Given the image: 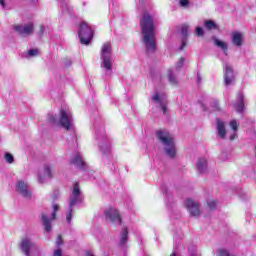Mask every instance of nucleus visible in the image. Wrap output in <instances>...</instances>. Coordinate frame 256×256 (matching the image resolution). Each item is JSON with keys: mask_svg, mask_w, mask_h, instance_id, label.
<instances>
[{"mask_svg": "<svg viewBox=\"0 0 256 256\" xmlns=\"http://www.w3.org/2000/svg\"><path fill=\"white\" fill-rule=\"evenodd\" d=\"M204 111H207V108H206V107H204Z\"/></svg>", "mask_w": 256, "mask_h": 256, "instance_id": "52", "label": "nucleus"}, {"mask_svg": "<svg viewBox=\"0 0 256 256\" xmlns=\"http://www.w3.org/2000/svg\"><path fill=\"white\" fill-rule=\"evenodd\" d=\"M232 43L235 47H241L243 45V33L241 32H232Z\"/></svg>", "mask_w": 256, "mask_h": 256, "instance_id": "21", "label": "nucleus"}, {"mask_svg": "<svg viewBox=\"0 0 256 256\" xmlns=\"http://www.w3.org/2000/svg\"><path fill=\"white\" fill-rule=\"evenodd\" d=\"M128 239H129V230H127V228H123L120 241H119V247H125V245H127Z\"/></svg>", "mask_w": 256, "mask_h": 256, "instance_id": "24", "label": "nucleus"}, {"mask_svg": "<svg viewBox=\"0 0 256 256\" xmlns=\"http://www.w3.org/2000/svg\"><path fill=\"white\" fill-rule=\"evenodd\" d=\"M219 159L221 161H227L229 159V153L227 152H222L221 155L219 156Z\"/></svg>", "mask_w": 256, "mask_h": 256, "instance_id": "36", "label": "nucleus"}, {"mask_svg": "<svg viewBox=\"0 0 256 256\" xmlns=\"http://www.w3.org/2000/svg\"><path fill=\"white\" fill-rule=\"evenodd\" d=\"M53 177V173L51 172V167L49 165H44V172L38 176L39 183H45L47 179H51Z\"/></svg>", "mask_w": 256, "mask_h": 256, "instance_id": "18", "label": "nucleus"}, {"mask_svg": "<svg viewBox=\"0 0 256 256\" xmlns=\"http://www.w3.org/2000/svg\"><path fill=\"white\" fill-rule=\"evenodd\" d=\"M168 79H169V82L172 85H177V78L175 77V75H173V71L172 70L168 71Z\"/></svg>", "mask_w": 256, "mask_h": 256, "instance_id": "28", "label": "nucleus"}, {"mask_svg": "<svg viewBox=\"0 0 256 256\" xmlns=\"http://www.w3.org/2000/svg\"><path fill=\"white\" fill-rule=\"evenodd\" d=\"M209 209H215L217 207V201L212 200L208 202Z\"/></svg>", "mask_w": 256, "mask_h": 256, "instance_id": "37", "label": "nucleus"}, {"mask_svg": "<svg viewBox=\"0 0 256 256\" xmlns=\"http://www.w3.org/2000/svg\"><path fill=\"white\" fill-rule=\"evenodd\" d=\"M4 158H5L7 163H13L15 161V159L13 158L11 153H9V152L5 153Z\"/></svg>", "mask_w": 256, "mask_h": 256, "instance_id": "29", "label": "nucleus"}, {"mask_svg": "<svg viewBox=\"0 0 256 256\" xmlns=\"http://www.w3.org/2000/svg\"><path fill=\"white\" fill-rule=\"evenodd\" d=\"M104 215L106 219L115 223L116 225H121V216L119 215V211L114 208H109L105 210Z\"/></svg>", "mask_w": 256, "mask_h": 256, "instance_id": "15", "label": "nucleus"}, {"mask_svg": "<svg viewBox=\"0 0 256 256\" xmlns=\"http://www.w3.org/2000/svg\"><path fill=\"white\" fill-rule=\"evenodd\" d=\"M213 41H214V45H216V47H219V49H222L224 55H228V49L229 47L227 46L226 42H223L219 39H217L215 36L212 37Z\"/></svg>", "mask_w": 256, "mask_h": 256, "instance_id": "23", "label": "nucleus"}, {"mask_svg": "<svg viewBox=\"0 0 256 256\" xmlns=\"http://www.w3.org/2000/svg\"><path fill=\"white\" fill-rule=\"evenodd\" d=\"M156 137L164 147V153L170 159H175L177 155V147L175 146V140L169 131L167 130H158L156 132Z\"/></svg>", "mask_w": 256, "mask_h": 256, "instance_id": "3", "label": "nucleus"}, {"mask_svg": "<svg viewBox=\"0 0 256 256\" xmlns=\"http://www.w3.org/2000/svg\"><path fill=\"white\" fill-rule=\"evenodd\" d=\"M185 207L188 209L192 217H199V215H201V209H200L201 206L199 202L191 198H188L185 201Z\"/></svg>", "mask_w": 256, "mask_h": 256, "instance_id": "10", "label": "nucleus"}, {"mask_svg": "<svg viewBox=\"0 0 256 256\" xmlns=\"http://www.w3.org/2000/svg\"><path fill=\"white\" fill-rule=\"evenodd\" d=\"M230 127H231V129H233L234 133L237 132V129H239V126L237 125V121L236 120H232L230 122Z\"/></svg>", "mask_w": 256, "mask_h": 256, "instance_id": "33", "label": "nucleus"}, {"mask_svg": "<svg viewBox=\"0 0 256 256\" xmlns=\"http://www.w3.org/2000/svg\"><path fill=\"white\" fill-rule=\"evenodd\" d=\"M185 63V58H180L179 61L176 64V70L179 71V69L183 68V65Z\"/></svg>", "mask_w": 256, "mask_h": 256, "instance_id": "30", "label": "nucleus"}, {"mask_svg": "<svg viewBox=\"0 0 256 256\" xmlns=\"http://www.w3.org/2000/svg\"><path fill=\"white\" fill-rule=\"evenodd\" d=\"M0 5L2 9H5V0H0Z\"/></svg>", "mask_w": 256, "mask_h": 256, "instance_id": "45", "label": "nucleus"}, {"mask_svg": "<svg viewBox=\"0 0 256 256\" xmlns=\"http://www.w3.org/2000/svg\"><path fill=\"white\" fill-rule=\"evenodd\" d=\"M90 256H93V255H90Z\"/></svg>", "mask_w": 256, "mask_h": 256, "instance_id": "53", "label": "nucleus"}, {"mask_svg": "<svg viewBox=\"0 0 256 256\" xmlns=\"http://www.w3.org/2000/svg\"><path fill=\"white\" fill-rule=\"evenodd\" d=\"M170 256H177V254L175 252H173Z\"/></svg>", "mask_w": 256, "mask_h": 256, "instance_id": "50", "label": "nucleus"}, {"mask_svg": "<svg viewBox=\"0 0 256 256\" xmlns=\"http://www.w3.org/2000/svg\"><path fill=\"white\" fill-rule=\"evenodd\" d=\"M95 129V139L98 141V147L103 154L102 160L104 163H108L113 159L111 156V140L107 138V134H105V128H103V123L99 121H95L94 123Z\"/></svg>", "mask_w": 256, "mask_h": 256, "instance_id": "2", "label": "nucleus"}, {"mask_svg": "<svg viewBox=\"0 0 256 256\" xmlns=\"http://www.w3.org/2000/svg\"><path fill=\"white\" fill-rule=\"evenodd\" d=\"M138 1H139L138 7H143V5H145V2L143 0H138Z\"/></svg>", "mask_w": 256, "mask_h": 256, "instance_id": "46", "label": "nucleus"}, {"mask_svg": "<svg viewBox=\"0 0 256 256\" xmlns=\"http://www.w3.org/2000/svg\"><path fill=\"white\" fill-rule=\"evenodd\" d=\"M43 33H45V26H40V32H39L40 37H42Z\"/></svg>", "mask_w": 256, "mask_h": 256, "instance_id": "43", "label": "nucleus"}, {"mask_svg": "<svg viewBox=\"0 0 256 256\" xmlns=\"http://www.w3.org/2000/svg\"><path fill=\"white\" fill-rule=\"evenodd\" d=\"M234 109L237 113H243L245 111V97L242 91H239L237 94V103L234 104Z\"/></svg>", "mask_w": 256, "mask_h": 256, "instance_id": "17", "label": "nucleus"}, {"mask_svg": "<svg viewBox=\"0 0 256 256\" xmlns=\"http://www.w3.org/2000/svg\"><path fill=\"white\" fill-rule=\"evenodd\" d=\"M235 137H237V134H236V133L232 134V135L230 136V141H233V140L235 139Z\"/></svg>", "mask_w": 256, "mask_h": 256, "instance_id": "47", "label": "nucleus"}, {"mask_svg": "<svg viewBox=\"0 0 256 256\" xmlns=\"http://www.w3.org/2000/svg\"><path fill=\"white\" fill-rule=\"evenodd\" d=\"M33 24L29 23L26 25H17L15 26V31L19 33L22 37H27V35H31L33 33Z\"/></svg>", "mask_w": 256, "mask_h": 256, "instance_id": "16", "label": "nucleus"}, {"mask_svg": "<svg viewBox=\"0 0 256 256\" xmlns=\"http://www.w3.org/2000/svg\"><path fill=\"white\" fill-rule=\"evenodd\" d=\"M29 57H37L39 55V50L38 49H30L28 51Z\"/></svg>", "mask_w": 256, "mask_h": 256, "instance_id": "32", "label": "nucleus"}, {"mask_svg": "<svg viewBox=\"0 0 256 256\" xmlns=\"http://www.w3.org/2000/svg\"><path fill=\"white\" fill-rule=\"evenodd\" d=\"M56 245L57 247H61V245H63V238H61V236L57 237Z\"/></svg>", "mask_w": 256, "mask_h": 256, "instance_id": "40", "label": "nucleus"}, {"mask_svg": "<svg viewBox=\"0 0 256 256\" xmlns=\"http://www.w3.org/2000/svg\"><path fill=\"white\" fill-rule=\"evenodd\" d=\"M58 211H59L58 204H53V212H52L51 219L49 218V216H47L46 213H42L41 219H42L44 229L47 233H49L51 231V229H52L51 221H55L57 219Z\"/></svg>", "mask_w": 256, "mask_h": 256, "instance_id": "9", "label": "nucleus"}, {"mask_svg": "<svg viewBox=\"0 0 256 256\" xmlns=\"http://www.w3.org/2000/svg\"><path fill=\"white\" fill-rule=\"evenodd\" d=\"M57 1L62 4L61 7L63 13H67L71 18L75 17V9L72 6H69V4H67V0Z\"/></svg>", "mask_w": 256, "mask_h": 256, "instance_id": "20", "label": "nucleus"}, {"mask_svg": "<svg viewBox=\"0 0 256 256\" xmlns=\"http://www.w3.org/2000/svg\"><path fill=\"white\" fill-rule=\"evenodd\" d=\"M93 173H95L93 170L89 171V175H93Z\"/></svg>", "mask_w": 256, "mask_h": 256, "instance_id": "49", "label": "nucleus"}, {"mask_svg": "<svg viewBox=\"0 0 256 256\" xmlns=\"http://www.w3.org/2000/svg\"><path fill=\"white\" fill-rule=\"evenodd\" d=\"M140 27L143 34V43L147 55L157 51V41L155 40V16L149 12H144L140 18Z\"/></svg>", "mask_w": 256, "mask_h": 256, "instance_id": "1", "label": "nucleus"}, {"mask_svg": "<svg viewBox=\"0 0 256 256\" xmlns=\"http://www.w3.org/2000/svg\"><path fill=\"white\" fill-rule=\"evenodd\" d=\"M69 65H71V62H69V63L67 64V67H69Z\"/></svg>", "mask_w": 256, "mask_h": 256, "instance_id": "51", "label": "nucleus"}, {"mask_svg": "<svg viewBox=\"0 0 256 256\" xmlns=\"http://www.w3.org/2000/svg\"><path fill=\"white\" fill-rule=\"evenodd\" d=\"M216 129L218 136L220 139H225L227 135V130L225 129V122L221 121V119H216Z\"/></svg>", "mask_w": 256, "mask_h": 256, "instance_id": "19", "label": "nucleus"}, {"mask_svg": "<svg viewBox=\"0 0 256 256\" xmlns=\"http://www.w3.org/2000/svg\"><path fill=\"white\" fill-rule=\"evenodd\" d=\"M212 107L214 109V111H221V109L219 108V102L218 101H214L212 104Z\"/></svg>", "mask_w": 256, "mask_h": 256, "instance_id": "38", "label": "nucleus"}, {"mask_svg": "<svg viewBox=\"0 0 256 256\" xmlns=\"http://www.w3.org/2000/svg\"><path fill=\"white\" fill-rule=\"evenodd\" d=\"M199 173H205L207 171V160L205 158H200L196 164Z\"/></svg>", "mask_w": 256, "mask_h": 256, "instance_id": "26", "label": "nucleus"}, {"mask_svg": "<svg viewBox=\"0 0 256 256\" xmlns=\"http://www.w3.org/2000/svg\"><path fill=\"white\" fill-rule=\"evenodd\" d=\"M203 78L201 77V74L198 72L197 73V83H202Z\"/></svg>", "mask_w": 256, "mask_h": 256, "instance_id": "42", "label": "nucleus"}, {"mask_svg": "<svg viewBox=\"0 0 256 256\" xmlns=\"http://www.w3.org/2000/svg\"><path fill=\"white\" fill-rule=\"evenodd\" d=\"M53 256H63V250L61 248L54 250Z\"/></svg>", "mask_w": 256, "mask_h": 256, "instance_id": "39", "label": "nucleus"}, {"mask_svg": "<svg viewBox=\"0 0 256 256\" xmlns=\"http://www.w3.org/2000/svg\"><path fill=\"white\" fill-rule=\"evenodd\" d=\"M16 191L24 199H31L33 192L29 189V185L23 180H19L16 184Z\"/></svg>", "mask_w": 256, "mask_h": 256, "instance_id": "11", "label": "nucleus"}, {"mask_svg": "<svg viewBox=\"0 0 256 256\" xmlns=\"http://www.w3.org/2000/svg\"><path fill=\"white\" fill-rule=\"evenodd\" d=\"M57 199H59V192H54L53 201H57Z\"/></svg>", "mask_w": 256, "mask_h": 256, "instance_id": "44", "label": "nucleus"}, {"mask_svg": "<svg viewBox=\"0 0 256 256\" xmlns=\"http://www.w3.org/2000/svg\"><path fill=\"white\" fill-rule=\"evenodd\" d=\"M78 35L82 45H89L93 39V29L90 28L87 22H82L79 27Z\"/></svg>", "mask_w": 256, "mask_h": 256, "instance_id": "8", "label": "nucleus"}, {"mask_svg": "<svg viewBox=\"0 0 256 256\" xmlns=\"http://www.w3.org/2000/svg\"><path fill=\"white\" fill-rule=\"evenodd\" d=\"M152 101L159 103L163 114L167 115V95H165V93H155L152 96Z\"/></svg>", "mask_w": 256, "mask_h": 256, "instance_id": "12", "label": "nucleus"}, {"mask_svg": "<svg viewBox=\"0 0 256 256\" xmlns=\"http://www.w3.org/2000/svg\"><path fill=\"white\" fill-rule=\"evenodd\" d=\"M219 256H235V254H231L229 251L225 249H221L218 251Z\"/></svg>", "mask_w": 256, "mask_h": 256, "instance_id": "31", "label": "nucleus"}, {"mask_svg": "<svg viewBox=\"0 0 256 256\" xmlns=\"http://www.w3.org/2000/svg\"><path fill=\"white\" fill-rule=\"evenodd\" d=\"M60 125L66 131H74L75 126L73 125V115L71 114V110L67 107H62L60 110Z\"/></svg>", "mask_w": 256, "mask_h": 256, "instance_id": "7", "label": "nucleus"}, {"mask_svg": "<svg viewBox=\"0 0 256 256\" xmlns=\"http://www.w3.org/2000/svg\"><path fill=\"white\" fill-rule=\"evenodd\" d=\"M100 59L102 61L101 68L105 73V77H111L113 75V48L111 47V43L106 42L103 44L101 49Z\"/></svg>", "mask_w": 256, "mask_h": 256, "instance_id": "4", "label": "nucleus"}, {"mask_svg": "<svg viewBox=\"0 0 256 256\" xmlns=\"http://www.w3.org/2000/svg\"><path fill=\"white\" fill-rule=\"evenodd\" d=\"M20 249L26 256H41V250L31 238H23L20 243Z\"/></svg>", "mask_w": 256, "mask_h": 256, "instance_id": "6", "label": "nucleus"}, {"mask_svg": "<svg viewBox=\"0 0 256 256\" xmlns=\"http://www.w3.org/2000/svg\"><path fill=\"white\" fill-rule=\"evenodd\" d=\"M110 169H111V171H115V165L114 164H111L110 166H108Z\"/></svg>", "mask_w": 256, "mask_h": 256, "instance_id": "48", "label": "nucleus"}, {"mask_svg": "<svg viewBox=\"0 0 256 256\" xmlns=\"http://www.w3.org/2000/svg\"><path fill=\"white\" fill-rule=\"evenodd\" d=\"M204 26L206 27V29H217V23L213 22V20H206L204 22Z\"/></svg>", "mask_w": 256, "mask_h": 256, "instance_id": "27", "label": "nucleus"}, {"mask_svg": "<svg viewBox=\"0 0 256 256\" xmlns=\"http://www.w3.org/2000/svg\"><path fill=\"white\" fill-rule=\"evenodd\" d=\"M196 35L198 37H203V35H205V31L203 30V28L201 27H196Z\"/></svg>", "mask_w": 256, "mask_h": 256, "instance_id": "35", "label": "nucleus"}, {"mask_svg": "<svg viewBox=\"0 0 256 256\" xmlns=\"http://www.w3.org/2000/svg\"><path fill=\"white\" fill-rule=\"evenodd\" d=\"M48 119H49L50 123H57V118L53 115H50Z\"/></svg>", "mask_w": 256, "mask_h": 256, "instance_id": "41", "label": "nucleus"}, {"mask_svg": "<svg viewBox=\"0 0 256 256\" xmlns=\"http://www.w3.org/2000/svg\"><path fill=\"white\" fill-rule=\"evenodd\" d=\"M224 83L226 87H229V85H233V83H235V74L233 72V68H231L227 63L224 64Z\"/></svg>", "mask_w": 256, "mask_h": 256, "instance_id": "13", "label": "nucleus"}, {"mask_svg": "<svg viewBox=\"0 0 256 256\" xmlns=\"http://www.w3.org/2000/svg\"><path fill=\"white\" fill-rule=\"evenodd\" d=\"M71 165H74L76 169H79L80 171H86L87 169V163H85V160H83V155L79 152H77L73 158L71 159Z\"/></svg>", "mask_w": 256, "mask_h": 256, "instance_id": "14", "label": "nucleus"}, {"mask_svg": "<svg viewBox=\"0 0 256 256\" xmlns=\"http://www.w3.org/2000/svg\"><path fill=\"white\" fill-rule=\"evenodd\" d=\"M81 203H83V192H81L79 188V182H75L68 203V213L66 215L67 223H71V219H73V207H77V205H81Z\"/></svg>", "mask_w": 256, "mask_h": 256, "instance_id": "5", "label": "nucleus"}, {"mask_svg": "<svg viewBox=\"0 0 256 256\" xmlns=\"http://www.w3.org/2000/svg\"><path fill=\"white\" fill-rule=\"evenodd\" d=\"M161 191L165 195L166 205H171V203H173V195H171V193H169V190L167 189V187L165 185L161 186Z\"/></svg>", "mask_w": 256, "mask_h": 256, "instance_id": "25", "label": "nucleus"}, {"mask_svg": "<svg viewBox=\"0 0 256 256\" xmlns=\"http://www.w3.org/2000/svg\"><path fill=\"white\" fill-rule=\"evenodd\" d=\"M181 33L183 35V39H182V44L179 47V51H183V49H185V47L187 46V33H189V26L183 25L181 28Z\"/></svg>", "mask_w": 256, "mask_h": 256, "instance_id": "22", "label": "nucleus"}, {"mask_svg": "<svg viewBox=\"0 0 256 256\" xmlns=\"http://www.w3.org/2000/svg\"><path fill=\"white\" fill-rule=\"evenodd\" d=\"M179 5H180V7H184L186 9L187 7H189L190 2H189V0H180Z\"/></svg>", "mask_w": 256, "mask_h": 256, "instance_id": "34", "label": "nucleus"}]
</instances>
